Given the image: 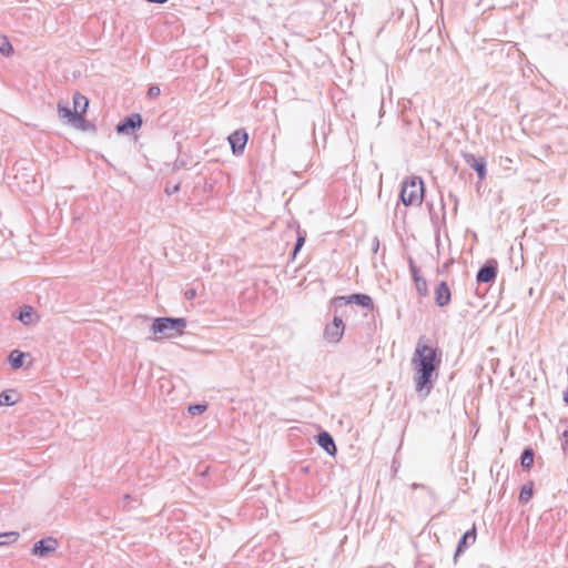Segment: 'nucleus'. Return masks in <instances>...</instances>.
<instances>
[{"label":"nucleus","instance_id":"nucleus-28","mask_svg":"<svg viewBox=\"0 0 568 568\" xmlns=\"http://www.w3.org/2000/svg\"><path fill=\"white\" fill-rule=\"evenodd\" d=\"M179 191H180V184H175V185H173V186H166V187H165V193H166L168 195H172V194H174V193H176V192H179Z\"/></svg>","mask_w":568,"mask_h":568},{"label":"nucleus","instance_id":"nucleus-26","mask_svg":"<svg viewBox=\"0 0 568 568\" xmlns=\"http://www.w3.org/2000/svg\"><path fill=\"white\" fill-rule=\"evenodd\" d=\"M160 93H161V90L158 85H151L148 90V95L150 98H156L160 95Z\"/></svg>","mask_w":568,"mask_h":568},{"label":"nucleus","instance_id":"nucleus-16","mask_svg":"<svg viewBox=\"0 0 568 568\" xmlns=\"http://www.w3.org/2000/svg\"><path fill=\"white\" fill-rule=\"evenodd\" d=\"M19 400L14 389H6L0 393V406H13Z\"/></svg>","mask_w":568,"mask_h":568},{"label":"nucleus","instance_id":"nucleus-21","mask_svg":"<svg viewBox=\"0 0 568 568\" xmlns=\"http://www.w3.org/2000/svg\"><path fill=\"white\" fill-rule=\"evenodd\" d=\"M534 494V484L531 481L523 485L520 493H519V501L521 504H526L529 501V499L532 497Z\"/></svg>","mask_w":568,"mask_h":568},{"label":"nucleus","instance_id":"nucleus-27","mask_svg":"<svg viewBox=\"0 0 568 568\" xmlns=\"http://www.w3.org/2000/svg\"><path fill=\"white\" fill-rule=\"evenodd\" d=\"M75 128L78 129H81V130H89L91 128H93V125L87 120V123H80V122H75V123H72Z\"/></svg>","mask_w":568,"mask_h":568},{"label":"nucleus","instance_id":"nucleus-7","mask_svg":"<svg viewBox=\"0 0 568 568\" xmlns=\"http://www.w3.org/2000/svg\"><path fill=\"white\" fill-rule=\"evenodd\" d=\"M142 116L140 113H132L130 115H126L123 118L118 124H116V132L119 134H129L131 132H134L139 130L142 126Z\"/></svg>","mask_w":568,"mask_h":568},{"label":"nucleus","instance_id":"nucleus-6","mask_svg":"<svg viewBox=\"0 0 568 568\" xmlns=\"http://www.w3.org/2000/svg\"><path fill=\"white\" fill-rule=\"evenodd\" d=\"M498 273V264L496 260H488L479 267L476 281L478 284H489L495 282Z\"/></svg>","mask_w":568,"mask_h":568},{"label":"nucleus","instance_id":"nucleus-35","mask_svg":"<svg viewBox=\"0 0 568 568\" xmlns=\"http://www.w3.org/2000/svg\"><path fill=\"white\" fill-rule=\"evenodd\" d=\"M148 2H151V3H165L168 0H146Z\"/></svg>","mask_w":568,"mask_h":568},{"label":"nucleus","instance_id":"nucleus-4","mask_svg":"<svg viewBox=\"0 0 568 568\" xmlns=\"http://www.w3.org/2000/svg\"><path fill=\"white\" fill-rule=\"evenodd\" d=\"M348 304H356L364 308L373 310L374 303L369 295L363 293H355L348 296H336L331 301V307L337 312L338 308Z\"/></svg>","mask_w":568,"mask_h":568},{"label":"nucleus","instance_id":"nucleus-10","mask_svg":"<svg viewBox=\"0 0 568 568\" xmlns=\"http://www.w3.org/2000/svg\"><path fill=\"white\" fill-rule=\"evenodd\" d=\"M58 548V540L49 537L37 541L33 545L32 554L39 557H45L48 554L54 551Z\"/></svg>","mask_w":568,"mask_h":568},{"label":"nucleus","instance_id":"nucleus-14","mask_svg":"<svg viewBox=\"0 0 568 568\" xmlns=\"http://www.w3.org/2000/svg\"><path fill=\"white\" fill-rule=\"evenodd\" d=\"M317 444L320 447L325 450L329 456H335L337 453V448L334 442L333 436L328 432H321L317 435Z\"/></svg>","mask_w":568,"mask_h":568},{"label":"nucleus","instance_id":"nucleus-36","mask_svg":"<svg viewBox=\"0 0 568 568\" xmlns=\"http://www.w3.org/2000/svg\"><path fill=\"white\" fill-rule=\"evenodd\" d=\"M564 402L568 406V389L564 393Z\"/></svg>","mask_w":568,"mask_h":568},{"label":"nucleus","instance_id":"nucleus-22","mask_svg":"<svg viewBox=\"0 0 568 568\" xmlns=\"http://www.w3.org/2000/svg\"><path fill=\"white\" fill-rule=\"evenodd\" d=\"M0 53L9 57L13 53V48L6 36L0 34Z\"/></svg>","mask_w":568,"mask_h":568},{"label":"nucleus","instance_id":"nucleus-23","mask_svg":"<svg viewBox=\"0 0 568 568\" xmlns=\"http://www.w3.org/2000/svg\"><path fill=\"white\" fill-rule=\"evenodd\" d=\"M19 538V534L16 531L0 534V546L9 545Z\"/></svg>","mask_w":568,"mask_h":568},{"label":"nucleus","instance_id":"nucleus-18","mask_svg":"<svg viewBox=\"0 0 568 568\" xmlns=\"http://www.w3.org/2000/svg\"><path fill=\"white\" fill-rule=\"evenodd\" d=\"M535 453L531 447H526L520 456V465L524 470H529L534 464Z\"/></svg>","mask_w":568,"mask_h":568},{"label":"nucleus","instance_id":"nucleus-30","mask_svg":"<svg viewBox=\"0 0 568 568\" xmlns=\"http://www.w3.org/2000/svg\"><path fill=\"white\" fill-rule=\"evenodd\" d=\"M429 214H430V220H432L433 224L437 225L438 216L435 213H433V204H429Z\"/></svg>","mask_w":568,"mask_h":568},{"label":"nucleus","instance_id":"nucleus-9","mask_svg":"<svg viewBox=\"0 0 568 568\" xmlns=\"http://www.w3.org/2000/svg\"><path fill=\"white\" fill-rule=\"evenodd\" d=\"M477 538V529L476 525L474 524L470 529L466 530L462 538L459 539L455 554H454V560L456 561L457 558L466 551L468 547L475 544Z\"/></svg>","mask_w":568,"mask_h":568},{"label":"nucleus","instance_id":"nucleus-20","mask_svg":"<svg viewBox=\"0 0 568 568\" xmlns=\"http://www.w3.org/2000/svg\"><path fill=\"white\" fill-rule=\"evenodd\" d=\"M33 316V308L29 305H24L19 312L18 320L24 325H29L32 322Z\"/></svg>","mask_w":568,"mask_h":568},{"label":"nucleus","instance_id":"nucleus-24","mask_svg":"<svg viewBox=\"0 0 568 568\" xmlns=\"http://www.w3.org/2000/svg\"><path fill=\"white\" fill-rule=\"evenodd\" d=\"M305 240H306V232L305 231H301L298 229L297 230L296 242H295V245H294V248H293V256H295L297 254V252L303 247V245L305 243Z\"/></svg>","mask_w":568,"mask_h":568},{"label":"nucleus","instance_id":"nucleus-1","mask_svg":"<svg viewBox=\"0 0 568 568\" xmlns=\"http://www.w3.org/2000/svg\"><path fill=\"white\" fill-rule=\"evenodd\" d=\"M442 363V352L433 346L418 341L412 357L415 371L414 383L416 392L427 396L434 387L437 371Z\"/></svg>","mask_w":568,"mask_h":568},{"label":"nucleus","instance_id":"nucleus-15","mask_svg":"<svg viewBox=\"0 0 568 568\" xmlns=\"http://www.w3.org/2000/svg\"><path fill=\"white\" fill-rule=\"evenodd\" d=\"M409 270L412 273V277L415 282L416 291L420 296H425L427 294V282L426 280L420 275L418 267L415 265V263L409 260Z\"/></svg>","mask_w":568,"mask_h":568},{"label":"nucleus","instance_id":"nucleus-32","mask_svg":"<svg viewBox=\"0 0 568 568\" xmlns=\"http://www.w3.org/2000/svg\"><path fill=\"white\" fill-rule=\"evenodd\" d=\"M440 210L443 212L442 220L445 221L446 219V212H445V203L443 196H440Z\"/></svg>","mask_w":568,"mask_h":568},{"label":"nucleus","instance_id":"nucleus-34","mask_svg":"<svg viewBox=\"0 0 568 568\" xmlns=\"http://www.w3.org/2000/svg\"><path fill=\"white\" fill-rule=\"evenodd\" d=\"M425 486L423 484H417V483H414L412 484V488L413 489H417V488H424Z\"/></svg>","mask_w":568,"mask_h":568},{"label":"nucleus","instance_id":"nucleus-3","mask_svg":"<svg viewBox=\"0 0 568 568\" xmlns=\"http://www.w3.org/2000/svg\"><path fill=\"white\" fill-rule=\"evenodd\" d=\"M424 197V182L419 176H410L403 181L399 199L405 206L420 205Z\"/></svg>","mask_w":568,"mask_h":568},{"label":"nucleus","instance_id":"nucleus-17","mask_svg":"<svg viewBox=\"0 0 568 568\" xmlns=\"http://www.w3.org/2000/svg\"><path fill=\"white\" fill-rule=\"evenodd\" d=\"M26 353L14 349L8 356V362L13 369H19L23 366Z\"/></svg>","mask_w":568,"mask_h":568},{"label":"nucleus","instance_id":"nucleus-29","mask_svg":"<svg viewBox=\"0 0 568 568\" xmlns=\"http://www.w3.org/2000/svg\"><path fill=\"white\" fill-rule=\"evenodd\" d=\"M448 197L453 202V204H454V212L456 213L457 212V207H458V199L452 192L448 194Z\"/></svg>","mask_w":568,"mask_h":568},{"label":"nucleus","instance_id":"nucleus-8","mask_svg":"<svg viewBox=\"0 0 568 568\" xmlns=\"http://www.w3.org/2000/svg\"><path fill=\"white\" fill-rule=\"evenodd\" d=\"M227 140L231 145L232 153L234 155H241L245 150L248 134L245 129H239L231 133Z\"/></svg>","mask_w":568,"mask_h":568},{"label":"nucleus","instance_id":"nucleus-12","mask_svg":"<svg viewBox=\"0 0 568 568\" xmlns=\"http://www.w3.org/2000/svg\"><path fill=\"white\" fill-rule=\"evenodd\" d=\"M463 158L465 162L476 171L478 179L481 181L486 178L487 169H486V160L484 158H476L471 153H463Z\"/></svg>","mask_w":568,"mask_h":568},{"label":"nucleus","instance_id":"nucleus-13","mask_svg":"<svg viewBox=\"0 0 568 568\" xmlns=\"http://www.w3.org/2000/svg\"><path fill=\"white\" fill-rule=\"evenodd\" d=\"M450 298V288L445 281H442L435 288V303L438 307H444L449 304Z\"/></svg>","mask_w":568,"mask_h":568},{"label":"nucleus","instance_id":"nucleus-25","mask_svg":"<svg viewBox=\"0 0 568 568\" xmlns=\"http://www.w3.org/2000/svg\"><path fill=\"white\" fill-rule=\"evenodd\" d=\"M207 409V404H191L187 408L192 416H197Z\"/></svg>","mask_w":568,"mask_h":568},{"label":"nucleus","instance_id":"nucleus-5","mask_svg":"<svg viewBox=\"0 0 568 568\" xmlns=\"http://www.w3.org/2000/svg\"><path fill=\"white\" fill-rule=\"evenodd\" d=\"M345 325L342 316L335 315L332 323L327 324L324 328V338L328 343H338L343 337Z\"/></svg>","mask_w":568,"mask_h":568},{"label":"nucleus","instance_id":"nucleus-33","mask_svg":"<svg viewBox=\"0 0 568 568\" xmlns=\"http://www.w3.org/2000/svg\"><path fill=\"white\" fill-rule=\"evenodd\" d=\"M378 246H379V242H378V240L375 237V239H374V244H373V250H374V252H376V251L378 250Z\"/></svg>","mask_w":568,"mask_h":568},{"label":"nucleus","instance_id":"nucleus-31","mask_svg":"<svg viewBox=\"0 0 568 568\" xmlns=\"http://www.w3.org/2000/svg\"><path fill=\"white\" fill-rule=\"evenodd\" d=\"M195 295H196V291H195L194 288H190V290H187V291L185 292V297H186L187 300H192V298H194V297H195Z\"/></svg>","mask_w":568,"mask_h":568},{"label":"nucleus","instance_id":"nucleus-11","mask_svg":"<svg viewBox=\"0 0 568 568\" xmlns=\"http://www.w3.org/2000/svg\"><path fill=\"white\" fill-rule=\"evenodd\" d=\"M58 114L62 120H64L69 124L75 122L87 123V120L83 118V115H81L79 111L71 110L68 104L62 102L58 103Z\"/></svg>","mask_w":568,"mask_h":568},{"label":"nucleus","instance_id":"nucleus-2","mask_svg":"<svg viewBox=\"0 0 568 568\" xmlns=\"http://www.w3.org/2000/svg\"><path fill=\"white\" fill-rule=\"evenodd\" d=\"M187 325L184 317H156L154 318L151 331L164 338L181 336Z\"/></svg>","mask_w":568,"mask_h":568},{"label":"nucleus","instance_id":"nucleus-19","mask_svg":"<svg viewBox=\"0 0 568 568\" xmlns=\"http://www.w3.org/2000/svg\"><path fill=\"white\" fill-rule=\"evenodd\" d=\"M88 105H89V100L84 95H82L80 93H75L73 95V106H74L73 111H79L82 115L83 113H85Z\"/></svg>","mask_w":568,"mask_h":568}]
</instances>
